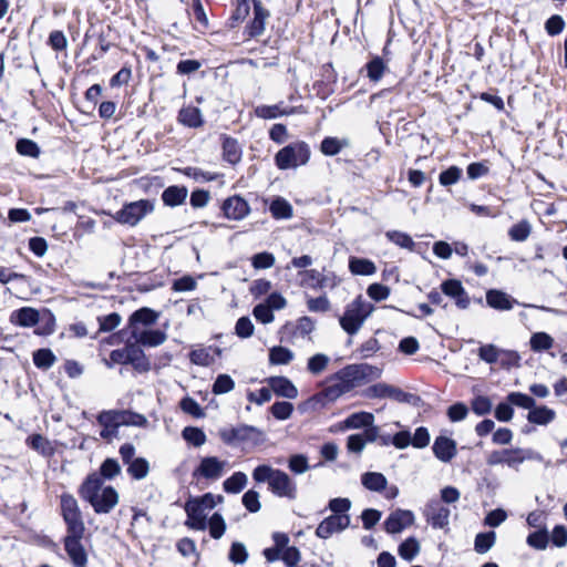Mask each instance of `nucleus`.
Returning a JSON list of instances; mask_svg holds the SVG:
<instances>
[{
	"mask_svg": "<svg viewBox=\"0 0 567 567\" xmlns=\"http://www.w3.org/2000/svg\"><path fill=\"white\" fill-rule=\"evenodd\" d=\"M288 468L296 475L306 473L310 468L307 455L302 453L291 454L288 458Z\"/></svg>",
	"mask_w": 567,
	"mask_h": 567,
	"instance_id": "55",
	"label": "nucleus"
},
{
	"mask_svg": "<svg viewBox=\"0 0 567 567\" xmlns=\"http://www.w3.org/2000/svg\"><path fill=\"white\" fill-rule=\"evenodd\" d=\"M123 342L122 349L113 350L110 354L112 363L131 365L137 373L142 372V308L135 310L127 327L111 337V344Z\"/></svg>",
	"mask_w": 567,
	"mask_h": 567,
	"instance_id": "1",
	"label": "nucleus"
},
{
	"mask_svg": "<svg viewBox=\"0 0 567 567\" xmlns=\"http://www.w3.org/2000/svg\"><path fill=\"white\" fill-rule=\"evenodd\" d=\"M330 359L324 353H316L311 355L307 361V370L313 374L318 375L323 372L329 363Z\"/></svg>",
	"mask_w": 567,
	"mask_h": 567,
	"instance_id": "61",
	"label": "nucleus"
},
{
	"mask_svg": "<svg viewBox=\"0 0 567 567\" xmlns=\"http://www.w3.org/2000/svg\"><path fill=\"white\" fill-rule=\"evenodd\" d=\"M530 350L534 352H544L553 348L554 338L547 332H534L529 339Z\"/></svg>",
	"mask_w": 567,
	"mask_h": 567,
	"instance_id": "39",
	"label": "nucleus"
},
{
	"mask_svg": "<svg viewBox=\"0 0 567 567\" xmlns=\"http://www.w3.org/2000/svg\"><path fill=\"white\" fill-rule=\"evenodd\" d=\"M364 69L369 80L372 82H378L383 76L386 64L381 56L374 55L367 62Z\"/></svg>",
	"mask_w": 567,
	"mask_h": 567,
	"instance_id": "37",
	"label": "nucleus"
},
{
	"mask_svg": "<svg viewBox=\"0 0 567 567\" xmlns=\"http://www.w3.org/2000/svg\"><path fill=\"white\" fill-rule=\"evenodd\" d=\"M530 230H532L530 224L527 220L523 219V220L514 224L508 229V236L512 240L519 243V241H524L525 239H527V237L530 234Z\"/></svg>",
	"mask_w": 567,
	"mask_h": 567,
	"instance_id": "64",
	"label": "nucleus"
},
{
	"mask_svg": "<svg viewBox=\"0 0 567 567\" xmlns=\"http://www.w3.org/2000/svg\"><path fill=\"white\" fill-rule=\"evenodd\" d=\"M120 454L125 464L128 465L127 472L136 480L142 478V457H136L133 460L135 455V446L132 443H124L120 447Z\"/></svg>",
	"mask_w": 567,
	"mask_h": 567,
	"instance_id": "20",
	"label": "nucleus"
},
{
	"mask_svg": "<svg viewBox=\"0 0 567 567\" xmlns=\"http://www.w3.org/2000/svg\"><path fill=\"white\" fill-rule=\"evenodd\" d=\"M348 140L327 136L320 143V151L326 156H334L339 154L343 147L348 146Z\"/></svg>",
	"mask_w": 567,
	"mask_h": 567,
	"instance_id": "43",
	"label": "nucleus"
},
{
	"mask_svg": "<svg viewBox=\"0 0 567 567\" xmlns=\"http://www.w3.org/2000/svg\"><path fill=\"white\" fill-rule=\"evenodd\" d=\"M249 557L248 550L244 543L233 542L228 551V559L235 565H243Z\"/></svg>",
	"mask_w": 567,
	"mask_h": 567,
	"instance_id": "53",
	"label": "nucleus"
},
{
	"mask_svg": "<svg viewBox=\"0 0 567 567\" xmlns=\"http://www.w3.org/2000/svg\"><path fill=\"white\" fill-rule=\"evenodd\" d=\"M526 417L530 424L547 425L555 420L556 412L546 405L535 404L527 413Z\"/></svg>",
	"mask_w": 567,
	"mask_h": 567,
	"instance_id": "25",
	"label": "nucleus"
},
{
	"mask_svg": "<svg viewBox=\"0 0 567 567\" xmlns=\"http://www.w3.org/2000/svg\"><path fill=\"white\" fill-rule=\"evenodd\" d=\"M97 422H103L106 424H117V426L122 425H142V414L132 412L130 410H109L102 411L97 415Z\"/></svg>",
	"mask_w": 567,
	"mask_h": 567,
	"instance_id": "8",
	"label": "nucleus"
},
{
	"mask_svg": "<svg viewBox=\"0 0 567 567\" xmlns=\"http://www.w3.org/2000/svg\"><path fill=\"white\" fill-rule=\"evenodd\" d=\"M293 404L289 401H276L269 411L271 415L278 421L288 420L293 413Z\"/></svg>",
	"mask_w": 567,
	"mask_h": 567,
	"instance_id": "49",
	"label": "nucleus"
},
{
	"mask_svg": "<svg viewBox=\"0 0 567 567\" xmlns=\"http://www.w3.org/2000/svg\"><path fill=\"white\" fill-rule=\"evenodd\" d=\"M350 392L349 388L346 385L343 381H338L337 383L327 386L322 391L318 392L327 406L328 403L334 402L341 395Z\"/></svg>",
	"mask_w": 567,
	"mask_h": 567,
	"instance_id": "41",
	"label": "nucleus"
},
{
	"mask_svg": "<svg viewBox=\"0 0 567 567\" xmlns=\"http://www.w3.org/2000/svg\"><path fill=\"white\" fill-rule=\"evenodd\" d=\"M277 470L269 464H259L252 470L251 476L255 483H267L269 486Z\"/></svg>",
	"mask_w": 567,
	"mask_h": 567,
	"instance_id": "56",
	"label": "nucleus"
},
{
	"mask_svg": "<svg viewBox=\"0 0 567 567\" xmlns=\"http://www.w3.org/2000/svg\"><path fill=\"white\" fill-rule=\"evenodd\" d=\"M419 553L420 543L414 536L405 538L398 546V554L405 561H412Z\"/></svg>",
	"mask_w": 567,
	"mask_h": 567,
	"instance_id": "33",
	"label": "nucleus"
},
{
	"mask_svg": "<svg viewBox=\"0 0 567 567\" xmlns=\"http://www.w3.org/2000/svg\"><path fill=\"white\" fill-rule=\"evenodd\" d=\"M502 350L493 343L482 344L477 350V355L485 363L495 364L499 362Z\"/></svg>",
	"mask_w": 567,
	"mask_h": 567,
	"instance_id": "46",
	"label": "nucleus"
},
{
	"mask_svg": "<svg viewBox=\"0 0 567 567\" xmlns=\"http://www.w3.org/2000/svg\"><path fill=\"white\" fill-rule=\"evenodd\" d=\"M268 209L275 219H288L292 216L291 204L281 196H275Z\"/></svg>",
	"mask_w": 567,
	"mask_h": 567,
	"instance_id": "29",
	"label": "nucleus"
},
{
	"mask_svg": "<svg viewBox=\"0 0 567 567\" xmlns=\"http://www.w3.org/2000/svg\"><path fill=\"white\" fill-rule=\"evenodd\" d=\"M250 12V0H235V9L227 20L226 25L229 29L236 28L241 23Z\"/></svg>",
	"mask_w": 567,
	"mask_h": 567,
	"instance_id": "31",
	"label": "nucleus"
},
{
	"mask_svg": "<svg viewBox=\"0 0 567 567\" xmlns=\"http://www.w3.org/2000/svg\"><path fill=\"white\" fill-rule=\"evenodd\" d=\"M310 154V147L306 142L290 143L276 153L275 164L281 171L296 168L307 164Z\"/></svg>",
	"mask_w": 567,
	"mask_h": 567,
	"instance_id": "5",
	"label": "nucleus"
},
{
	"mask_svg": "<svg viewBox=\"0 0 567 567\" xmlns=\"http://www.w3.org/2000/svg\"><path fill=\"white\" fill-rule=\"evenodd\" d=\"M367 375L363 363H352L337 371L332 378L337 381H343L351 391L367 382Z\"/></svg>",
	"mask_w": 567,
	"mask_h": 567,
	"instance_id": "11",
	"label": "nucleus"
},
{
	"mask_svg": "<svg viewBox=\"0 0 567 567\" xmlns=\"http://www.w3.org/2000/svg\"><path fill=\"white\" fill-rule=\"evenodd\" d=\"M485 301L487 307L497 311H508L512 310L515 305H519L514 297L496 288L486 290Z\"/></svg>",
	"mask_w": 567,
	"mask_h": 567,
	"instance_id": "15",
	"label": "nucleus"
},
{
	"mask_svg": "<svg viewBox=\"0 0 567 567\" xmlns=\"http://www.w3.org/2000/svg\"><path fill=\"white\" fill-rule=\"evenodd\" d=\"M463 171L456 166L451 165L442 171L439 175V183L441 186L449 187L456 184L462 177Z\"/></svg>",
	"mask_w": 567,
	"mask_h": 567,
	"instance_id": "57",
	"label": "nucleus"
},
{
	"mask_svg": "<svg viewBox=\"0 0 567 567\" xmlns=\"http://www.w3.org/2000/svg\"><path fill=\"white\" fill-rule=\"evenodd\" d=\"M55 360L56 358L50 349L42 348L33 352V363L39 369H50L54 364Z\"/></svg>",
	"mask_w": 567,
	"mask_h": 567,
	"instance_id": "47",
	"label": "nucleus"
},
{
	"mask_svg": "<svg viewBox=\"0 0 567 567\" xmlns=\"http://www.w3.org/2000/svg\"><path fill=\"white\" fill-rule=\"evenodd\" d=\"M550 542L549 533L546 526L539 527L538 529L528 534L526 544L537 550H544L547 548Z\"/></svg>",
	"mask_w": 567,
	"mask_h": 567,
	"instance_id": "35",
	"label": "nucleus"
},
{
	"mask_svg": "<svg viewBox=\"0 0 567 567\" xmlns=\"http://www.w3.org/2000/svg\"><path fill=\"white\" fill-rule=\"evenodd\" d=\"M440 289L443 295L454 300L458 309H467L471 303L470 296L461 280L455 278L445 279L441 282Z\"/></svg>",
	"mask_w": 567,
	"mask_h": 567,
	"instance_id": "9",
	"label": "nucleus"
},
{
	"mask_svg": "<svg viewBox=\"0 0 567 567\" xmlns=\"http://www.w3.org/2000/svg\"><path fill=\"white\" fill-rule=\"evenodd\" d=\"M221 212L227 219L240 220L245 218L249 212L250 207L245 198L240 195H234L226 198L221 206Z\"/></svg>",
	"mask_w": 567,
	"mask_h": 567,
	"instance_id": "14",
	"label": "nucleus"
},
{
	"mask_svg": "<svg viewBox=\"0 0 567 567\" xmlns=\"http://www.w3.org/2000/svg\"><path fill=\"white\" fill-rule=\"evenodd\" d=\"M103 481L97 473H91L79 487V495L91 504L96 514H107L118 503V494L112 486L102 488Z\"/></svg>",
	"mask_w": 567,
	"mask_h": 567,
	"instance_id": "2",
	"label": "nucleus"
},
{
	"mask_svg": "<svg viewBox=\"0 0 567 567\" xmlns=\"http://www.w3.org/2000/svg\"><path fill=\"white\" fill-rule=\"evenodd\" d=\"M373 311L374 306L359 295L344 307L343 313L339 316V324L349 337H352L358 333Z\"/></svg>",
	"mask_w": 567,
	"mask_h": 567,
	"instance_id": "3",
	"label": "nucleus"
},
{
	"mask_svg": "<svg viewBox=\"0 0 567 567\" xmlns=\"http://www.w3.org/2000/svg\"><path fill=\"white\" fill-rule=\"evenodd\" d=\"M179 408L184 413L195 419H203L205 416L204 409L198 404V402L195 399H193L189 395L184 396L179 401Z\"/></svg>",
	"mask_w": 567,
	"mask_h": 567,
	"instance_id": "52",
	"label": "nucleus"
},
{
	"mask_svg": "<svg viewBox=\"0 0 567 567\" xmlns=\"http://www.w3.org/2000/svg\"><path fill=\"white\" fill-rule=\"evenodd\" d=\"M166 331L165 328H154L147 327L144 328V348L146 347H157L162 344L166 340Z\"/></svg>",
	"mask_w": 567,
	"mask_h": 567,
	"instance_id": "45",
	"label": "nucleus"
},
{
	"mask_svg": "<svg viewBox=\"0 0 567 567\" xmlns=\"http://www.w3.org/2000/svg\"><path fill=\"white\" fill-rule=\"evenodd\" d=\"M350 392L349 388L346 385L343 381H338L337 383L327 386L322 391L318 392L327 406L328 403L334 402L341 395Z\"/></svg>",
	"mask_w": 567,
	"mask_h": 567,
	"instance_id": "40",
	"label": "nucleus"
},
{
	"mask_svg": "<svg viewBox=\"0 0 567 567\" xmlns=\"http://www.w3.org/2000/svg\"><path fill=\"white\" fill-rule=\"evenodd\" d=\"M323 408H326V405L319 393H315L313 395H311L305 401H301L297 405V410L300 414H307L310 412L319 411Z\"/></svg>",
	"mask_w": 567,
	"mask_h": 567,
	"instance_id": "63",
	"label": "nucleus"
},
{
	"mask_svg": "<svg viewBox=\"0 0 567 567\" xmlns=\"http://www.w3.org/2000/svg\"><path fill=\"white\" fill-rule=\"evenodd\" d=\"M248 477L244 472H234L223 482V488L227 494H238L247 485Z\"/></svg>",
	"mask_w": 567,
	"mask_h": 567,
	"instance_id": "32",
	"label": "nucleus"
},
{
	"mask_svg": "<svg viewBox=\"0 0 567 567\" xmlns=\"http://www.w3.org/2000/svg\"><path fill=\"white\" fill-rule=\"evenodd\" d=\"M10 321L21 327H34L40 322V312L31 307H22L12 312Z\"/></svg>",
	"mask_w": 567,
	"mask_h": 567,
	"instance_id": "24",
	"label": "nucleus"
},
{
	"mask_svg": "<svg viewBox=\"0 0 567 567\" xmlns=\"http://www.w3.org/2000/svg\"><path fill=\"white\" fill-rule=\"evenodd\" d=\"M66 525L65 536H84L85 525L82 518V513L62 515Z\"/></svg>",
	"mask_w": 567,
	"mask_h": 567,
	"instance_id": "36",
	"label": "nucleus"
},
{
	"mask_svg": "<svg viewBox=\"0 0 567 567\" xmlns=\"http://www.w3.org/2000/svg\"><path fill=\"white\" fill-rule=\"evenodd\" d=\"M190 363L199 367H209L214 363L208 348L194 349L188 353Z\"/></svg>",
	"mask_w": 567,
	"mask_h": 567,
	"instance_id": "59",
	"label": "nucleus"
},
{
	"mask_svg": "<svg viewBox=\"0 0 567 567\" xmlns=\"http://www.w3.org/2000/svg\"><path fill=\"white\" fill-rule=\"evenodd\" d=\"M223 159L230 165H236L241 161L243 150L237 138L229 135H221Z\"/></svg>",
	"mask_w": 567,
	"mask_h": 567,
	"instance_id": "21",
	"label": "nucleus"
},
{
	"mask_svg": "<svg viewBox=\"0 0 567 567\" xmlns=\"http://www.w3.org/2000/svg\"><path fill=\"white\" fill-rule=\"evenodd\" d=\"M432 451L439 461L450 463L457 453L456 441L445 435H439L433 442Z\"/></svg>",
	"mask_w": 567,
	"mask_h": 567,
	"instance_id": "18",
	"label": "nucleus"
},
{
	"mask_svg": "<svg viewBox=\"0 0 567 567\" xmlns=\"http://www.w3.org/2000/svg\"><path fill=\"white\" fill-rule=\"evenodd\" d=\"M254 7V17L245 27V33L250 39L261 35L265 31L266 20L270 16L269 11L262 6L260 0H251Z\"/></svg>",
	"mask_w": 567,
	"mask_h": 567,
	"instance_id": "13",
	"label": "nucleus"
},
{
	"mask_svg": "<svg viewBox=\"0 0 567 567\" xmlns=\"http://www.w3.org/2000/svg\"><path fill=\"white\" fill-rule=\"evenodd\" d=\"M267 385L272 390L275 395L285 399H296L298 389L293 382L285 375H272L266 379Z\"/></svg>",
	"mask_w": 567,
	"mask_h": 567,
	"instance_id": "17",
	"label": "nucleus"
},
{
	"mask_svg": "<svg viewBox=\"0 0 567 567\" xmlns=\"http://www.w3.org/2000/svg\"><path fill=\"white\" fill-rule=\"evenodd\" d=\"M414 513L410 509L396 508L385 518L383 526L388 534H399L414 523Z\"/></svg>",
	"mask_w": 567,
	"mask_h": 567,
	"instance_id": "12",
	"label": "nucleus"
},
{
	"mask_svg": "<svg viewBox=\"0 0 567 567\" xmlns=\"http://www.w3.org/2000/svg\"><path fill=\"white\" fill-rule=\"evenodd\" d=\"M226 462L219 460L217 456H204L200 458L199 464L193 471L194 478H206L216 481L221 477Z\"/></svg>",
	"mask_w": 567,
	"mask_h": 567,
	"instance_id": "10",
	"label": "nucleus"
},
{
	"mask_svg": "<svg viewBox=\"0 0 567 567\" xmlns=\"http://www.w3.org/2000/svg\"><path fill=\"white\" fill-rule=\"evenodd\" d=\"M374 422V415L371 412H354L343 420L346 429H365Z\"/></svg>",
	"mask_w": 567,
	"mask_h": 567,
	"instance_id": "30",
	"label": "nucleus"
},
{
	"mask_svg": "<svg viewBox=\"0 0 567 567\" xmlns=\"http://www.w3.org/2000/svg\"><path fill=\"white\" fill-rule=\"evenodd\" d=\"M82 538L83 536H65L63 540L64 549L74 567H85L87 564V555L81 544Z\"/></svg>",
	"mask_w": 567,
	"mask_h": 567,
	"instance_id": "16",
	"label": "nucleus"
},
{
	"mask_svg": "<svg viewBox=\"0 0 567 567\" xmlns=\"http://www.w3.org/2000/svg\"><path fill=\"white\" fill-rule=\"evenodd\" d=\"M334 533H340L334 515L323 518L316 528V536L321 539L330 538Z\"/></svg>",
	"mask_w": 567,
	"mask_h": 567,
	"instance_id": "44",
	"label": "nucleus"
},
{
	"mask_svg": "<svg viewBox=\"0 0 567 567\" xmlns=\"http://www.w3.org/2000/svg\"><path fill=\"white\" fill-rule=\"evenodd\" d=\"M235 388V381L234 379L227 374V373H220L216 377L213 385H212V392L215 395H221L229 393Z\"/></svg>",
	"mask_w": 567,
	"mask_h": 567,
	"instance_id": "48",
	"label": "nucleus"
},
{
	"mask_svg": "<svg viewBox=\"0 0 567 567\" xmlns=\"http://www.w3.org/2000/svg\"><path fill=\"white\" fill-rule=\"evenodd\" d=\"M496 542V533L494 530L481 532L476 534L474 539V550L477 554L487 553Z\"/></svg>",
	"mask_w": 567,
	"mask_h": 567,
	"instance_id": "42",
	"label": "nucleus"
},
{
	"mask_svg": "<svg viewBox=\"0 0 567 567\" xmlns=\"http://www.w3.org/2000/svg\"><path fill=\"white\" fill-rule=\"evenodd\" d=\"M142 218V200L128 203L123 206L115 215V219L121 224L135 226Z\"/></svg>",
	"mask_w": 567,
	"mask_h": 567,
	"instance_id": "23",
	"label": "nucleus"
},
{
	"mask_svg": "<svg viewBox=\"0 0 567 567\" xmlns=\"http://www.w3.org/2000/svg\"><path fill=\"white\" fill-rule=\"evenodd\" d=\"M293 352L282 346H274L269 349V363L274 365L288 364L293 360Z\"/></svg>",
	"mask_w": 567,
	"mask_h": 567,
	"instance_id": "38",
	"label": "nucleus"
},
{
	"mask_svg": "<svg viewBox=\"0 0 567 567\" xmlns=\"http://www.w3.org/2000/svg\"><path fill=\"white\" fill-rule=\"evenodd\" d=\"M188 188L184 185H171L162 193L163 204L167 207H177L185 203Z\"/></svg>",
	"mask_w": 567,
	"mask_h": 567,
	"instance_id": "22",
	"label": "nucleus"
},
{
	"mask_svg": "<svg viewBox=\"0 0 567 567\" xmlns=\"http://www.w3.org/2000/svg\"><path fill=\"white\" fill-rule=\"evenodd\" d=\"M209 535L214 539H220L226 532L227 525L219 512H215L208 519Z\"/></svg>",
	"mask_w": 567,
	"mask_h": 567,
	"instance_id": "54",
	"label": "nucleus"
},
{
	"mask_svg": "<svg viewBox=\"0 0 567 567\" xmlns=\"http://www.w3.org/2000/svg\"><path fill=\"white\" fill-rule=\"evenodd\" d=\"M218 435L223 443L228 446L248 444L252 447L261 446L267 437L262 430L248 424L220 429Z\"/></svg>",
	"mask_w": 567,
	"mask_h": 567,
	"instance_id": "4",
	"label": "nucleus"
},
{
	"mask_svg": "<svg viewBox=\"0 0 567 567\" xmlns=\"http://www.w3.org/2000/svg\"><path fill=\"white\" fill-rule=\"evenodd\" d=\"M361 484L371 492L381 493L386 489L388 480L380 472H365L361 475Z\"/></svg>",
	"mask_w": 567,
	"mask_h": 567,
	"instance_id": "27",
	"label": "nucleus"
},
{
	"mask_svg": "<svg viewBox=\"0 0 567 567\" xmlns=\"http://www.w3.org/2000/svg\"><path fill=\"white\" fill-rule=\"evenodd\" d=\"M506 399L509 400V402L513 404V406H518V408L528 410V412L536 404V401L532 395L523 393V392H509L506 395Z\"/></svg>",
	"mask_w": 567,
	"mask_h": 567,
	"instance_id": "62",
	"label": "nucleus"
},
{
	"mask_svg": "<svg viewBox=\"0 0 567 567\" xmlns=\"http://www.w3.org/2000/svg\"><path fill=\"white\" fill-rule=\"evenodd\" d=\"M178 121L192 128L200 127L204 124L202 112L197 106L182 107L178 112Z\"/></svg>",
	"mask_w": 567,
	"mask_h": 567,
	"instance_id": "28",
	"label": "nucleus"
},
{
	"mask_svg": "<svg viewBox=\"0 0 567 567\" xmlns=\"http://www.w3.org/2000/svg\"><path fill=\"white\" fill-rule=\"evenodd\" d=\"M336 82L337 74H332V76H327V79L316 81L313 83V90L320 99L326 100L334 92L333 84Z\"/></svg>",
	"mask_w": 567,
	"mask_h": 567,
	"instance_id": "60",
	"label": "nucleus"
},
{
	"mask_svg": "<svg viewBox=\"0 0 567 567\" xmlns=\"http://www.w3.org/2000/svg\"><path fill=\"white\" fill-rule=\"evenodd\" d=\"M182 437L183 440L194 447H200L206 443L207 436L203 429L198 426H185L182 430Z\"/></svg>",
	"mask_w": 567,
	"mask_h": 567,
	"instance_id": "34",
	"label": "nucleus"
},
{
	"mask_svg": "<svg viewBox=\"0 0 567 567\" xmlns=\"http://www.w3.org/2000/svg\"><path fill=\"white\" fill-rule=\"evenodd\" d=\"M121 472V465L115 458H106L100 466L97 475L103 480H112Z\"/></svg>",
	"mask_w": 567,
	"mask_h": 567,
	"instance_id": "58",
	"label": "nucleus"
},
{
	"mask_svg": "<svg viewBox=\"0 0 567 567\" xmlns=\"http://www.w3.org/2000/svg\"><path fill=\"white\" fill-rule=\"evenodd\" d=\"M471 410L477 416H484L492 412L493 403L487 395H475L471 400Z\"/></svg>",
	"mask_w": 567,
	"mask_h": 567,
	"instance_id": "50",
	"label": "nucleus"
},
{
	"mask_svg": "<svg viewBox=\"0 0 567 567\" xmlns=\"http://www.w3.org/2000/svg\"><path fill=\"white\" fill-rule=\"evenodd\" d=\"M426 523L434 529H444L449 526L451 511L437 498L430 499L423 511Z\"/></svg>",
	"mask_w": 567,
	"mask_h": 567,
	"instance_id": "6",
	"label": "nucleus"
},
{
	"mask_svg": "<svg viewBox=\"0 0 567 567\" xmlns=\"http://www.w3.org/2000/svg\"><path fill=\"white\" fill-rule=\"evenodd\" d=\"M515 452V447L494 450L487 455L486 464L489 466L506 465L518 471V457Z\"/></svg>",
	"mask_w": 567,
	"mask_h": 567,
	"instance_id": "19",
	"label": "nucleus"
},
{
	"mask_svg": "<svg viewBox=\"0 0 567 567\" xmlns=\"http://www.w3.org/2000/svg\"><path fill=\"white\" fill-rule=\"evenodd\" d=\"M268 488L277 497H286L288 499L297 498V485L295 481L280 468L276 471Z\"/></svg>",
	"mask_w": 567,
	"mask_h": 567,
	"instance_id": "7",
	"label": "nucleus"
},
{
	"mask_svg": "<svg viewBox=\"0 0 567 567\" xmlns=\"http://www.w3.org/2000/svg\"><path fill=\"white\" fill-rule=\"evenodd\" d=\"M349 270L354 276H371L375 274L377 267L374 262L363 257H349Z\"/></svg>",
	"mask_w": 567,
	"mask_h": 567,
	"instance_id": "26",
	"label": "nucleus"
},
{
	"mask_svg": "<svg viewBox=\"0 0 567 567\" xmlns=\"http://www.w3.org/2000/svg\"><path fill=\"white\" fill-rule=\"evenodd\" d=\"M392 385L379 382L374 383L361 392V395L367 399H384L390 396Z\"/></svg>",
	"mask_w": 567,
	"mask_h": 567,
	"instance_id": "51",
	"label": "nucleus"
}]
</instances>
